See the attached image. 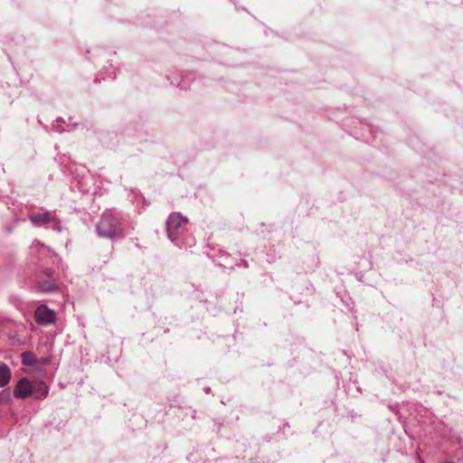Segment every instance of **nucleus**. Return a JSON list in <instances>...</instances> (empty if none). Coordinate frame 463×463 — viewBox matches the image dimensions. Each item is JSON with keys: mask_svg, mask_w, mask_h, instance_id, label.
I'll return each instance as SVG.
<instances>
[{"mask_svg": "<svg viewBox=\"0 0 463 463\" xmlns=\"http://www.w3.org/2000/svg\"><path fill=\"white\" fill-rule=\"evenodd\" d=\"M48 279L38 281L37 288L41 292L51 293L58 288L56 279L53 278L51 272H46Z\"/></svg>", "mask_w": 463, "mask_h": 463, "instance_id": "423d86ee", "label": "nucleus"}, {"mask_svg": "<svg viewBox=\"0 0 463 463\" xmlns=\"http://www.w3.org/2000/svg\"><path fill=\"white\" fill-rule=\"evenodd\" d=\"M22 362L23 364L27 366L35 365V359L33 357V354L30 352H24L22 354Z\"/></svg>", "mask_w": 463, "mask_h": 463, "instance_id": "9d476101", "label": "nucleus"}, {"mask_svg": "<svg viewBox=\"0 0 463 463\" xmlns=\"http://www.w3.org/2000/svg\"><path fill=\"white\" fill-rule=\"evenodd\" d=\"M33 393V384L27 378H22L14 388V395L17 399L24 400Z\"/></svg>", "mask_w": 463, "mask_h": 463, "instance_id": "20e7f679", "label": "nucleus"}, {"mask_svg": "<svg viewBox=\"0 0 463 463\" xmlns=\"http://www.w3.org/2000/svg\"><path fill=\"white\" fill-rule=\"evenodd\" d=\"M235 266L238 268L243 267L245 269L249 268V263L246 260H240L238 262L235 263Z\"/></svg>", "mask_w": 463, "mask_h": 463, "instance_id": "ddd939ff", "label": "nucleus"}, {"mask_svg": "<svg viewBox=\"0 0 463 463\" xmlns=\"http://www.w3.org/2000/svg\"><path fill=\"white\" fill-rule=\"evenodd\" d=\"M49 388L44 382H38L33 385V395L36 399L43 400L48 395Z\"/></svg>", "mask_w": 463, "mask_h": 463, "instance_id": "0eeeda50", "label": "nucleus"}, {"mask_svg": "<svg viewBox=\"0 0 463 463\" xmlns=\"http://www.w3.org/2000/svg\"><path fill=\"white\" fill-rule=\"evenodd\" d=\"M207 256H208L209 258H212V259H213V261L214 262V264H215L216 266H218V267H225V265H224V264L220 263V262H216V260H215V259H214V256H212V255H210V254H207Z\"/></svg>", "mask_w": 463, "mask_h": 463, "instance_id": "2eb2a0df", "label": "nucleus"}, {"mask_svg": "<svg viewBox=\"0 0 463 463\" xmlns=\"http://www.w3.org/2000/svg\"><path fill=\"white\" fill-rule=\"evenodd\" d=\"M204 392H205L206 393H210V392H211V388H210V387H205V388H204Z\"/></svg>", "mask_w": 463, "mask_h": 463, "instance_id": "dca6fc26", "label": "nucleus"}, {"mask_svg": "<svg viewBox=\"0 0 463 463\" xmlns=\"http://www.w3.org/2000/svg\"><path fill=\"white\" fill-rule=\"evenodd\" d=\"M219 255L220 257L224 258L225 260H228L231 258V255L224 250H219Z\"/></svg>", "mask_w": 463, "mask_h": 463, "instance_id": "4468645a", "label": "nucleus"}, {"mask_svg": "<svg viewBox=\"0 0 463 463\" xmlns=\"http://www.w3.org/2000/svg\"><path fill=\"white\" fill-rule=\"evenodd\" d=\"M0 401L6 403L11 402V392L8 389L0 392Z\"/></svg>", "mask_w": 463, "mask_h": 463, "instance_id": "9b49d317", "label": "nucleus"}, {"mask_svg": "<svg viewBox=\"0 0 463 463\" xmlns=\"http://www.w3.org/2000/svg\"><path fill=\"white\" fill-rule=\"evenodd\" d=\"M185 77L187 78L186 80L182 79V80L177 84V87H179L181 90H186L190 86L189 75L187 74ZM182 78H184V76H182Z\"/></svg>", "mask_w": 463, "mask_h": 463, "instance_id": "f8f14e48", "label": "nucleus"}, {"mask_svg": "<svg viewBox=\"0 0 463 463\" xmlns=\"http://www.w3.org/2000/svg\"><path fill=\"white\" fill-rule=\"evenodd\" d=\"M96 233L100 238L110 240L124 238L125 232L122 228V217L115 210L103 212L99 221L95 227Z\"/></svg>", "mask_w": 463, "mask_h": 463, "instance_id": "f257e3e1", "label": "nucleus"}, {"mask_svg": "<svg viewBox=\"0 0 463 463\" xmlns=\"http://www.w3.org/2000/svg\"><path fill=\"white\" fill-rule=\"evenodd\" d=\"M37 324L48 326L55 322L56 314L45 305L39 306L34 313Z\"/></svg>", "mask_w": 463, "mask_h": 463, "instance_id": "7ed1b4c3", "label": "nucleus"}, {"mask_svg": "<svg viewBox=\"0 0 463 463\" xmlns=\"http://www.w3.org/2000/svg\"><path fill=\"white\" fill-rule=\"evenodd\" d=\"M173 222H174V213H171L168 215V218L165 222V231L167 233V237L171 241H174V234L171 231V225H172Z\"/></svg>", "mask_w": 463, "mask_h": 463, "instance_id": "1a4fd4ad", "label": "nucleus"}, {"mask_svg": "<svg viewBox=\"0 0 463 463\" xmlns=\"http://www.w3.org/2000/svg\"><path fill=\"white\" fill-rule=\"evenodd\" d=\"M187 222V217L183 216L179 212H175V246L181 249H187L195 245V238L193 234L189 233L183 236L179 230L182 223Z\"/></svg>", "mask_w": 463, "mask_h": 463, "instance_id": "f03ea898", "label": "nucleus"}, {"mask_svg": "<svg viewBox=\"0 0 463 463\" xmlns=\"http://www.w3.org/2000/svg\"><path fill=\"white\" fill-rule=\"evenodd\" d=\"M29 220L34 226L40 227L44 224L52 222L54 220V218L50 212L44 211L43 213L31 214L29 216Z\"/></svg>", "mask_w": 463, "mask_h": 463, "instance_id": "39448f33", "label": "nucleus"}, {"mask_svg": "<svg viewBox=\"0 0 463 463\" xmlns=\"http://www.w3.org/2000/svg\"><path fill=\"white\" fill-rule=\"evenodd\" d=\"M446 463H452V462H446Z\"/></svg>", "mask_w": 463, "mask_h": 463, "instance_id": "f3484780", "label": "nucleus"}, {"mask_svg": "<svg viewBox=\"0 0 463 463\" xmlns=\"http://www.w3.org/2000/svg\"><path fill=\"white\" fill-rule=\"evenodd\" d=\"M11 379L10 368L4 363H0V387L5 386Z\"/></svg>", "mask_w": 463, "mask_h": 463, "instance_id": "6e6552de", "label": "nucleus"}]
</instances>
